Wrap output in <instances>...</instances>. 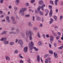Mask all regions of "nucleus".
Here are the masks:
<instances>
[{
  "label": "nucleus",
  "mask_w": 63,
  "mask_h": 63,
  "mask_svg": "<svg viewBox=\"0 0 63 63\" xmlns=\"http://www.w3.org/2000/svg\"><path fill=\"white\" fill-rule=\"evenodd\" d=\"M53 45L55 47H56L57 46V45H56V43H54V44Z\"/></svg>",
  "instance_id": "a18cd8bd"
},
{
  "label": "nucleus",
  "mask_w": 63,
  "mask_h": 63,
  "mask_svg": "<svg viewBox=\"0 0 63 63\" xmlns=\"http://www.w3.org/2000/svg\"><path fill=\"white\" fill-rule=\"evenodd\" d=\"M28 25L30 27H32V24H31V23L30 22H29Z\"/></svg>",
  "instance_id": "6ab92c4d"
},
{
  "label": "nucleus",
  "mask_w": 63,
  "mask_h": 63,
  "mask_svg": "<svg viewBox=\"0 0 63 63\" xmlns=\"http://www.w3.org/2000/svg\"><path fill=\"white\" fill-rule=\"evenodd\" d=\"M50 3L52 5H54V3H53V2L52 0H50Z\"/></svg>",
  "instance_id": "c9c22d12"
},
{
  "label": "nucleus",
  "mask_w": 63,
  "mask_h": 63,
  "mask_svg": "<svg viewBox=\"0 0 63 63\" xmlns=\"http://www.w3.org/2000/svg\"><path fill=\"white\" fill-rule=\"evenodd\" d=\"M37 36L38 38H40L41 36H40V32H37Z\"/></svg>",
  "instance_id": "aec40b11"
},
{
  "label": "nucleus",
  "mask_w": 63,
  "mask_h": 63,
  "mask_svg": "<svg viewBox=\"0 0 63 63\" xmlns=\"http://www.w3.org/2000/svg\"><path fill=\"white\" fill-rule=\"evenodd\" d=\"M43 36L44 39L46 38V36L44 34H43Z\"/></svg>",
  "instance_id": "680f3d73"
},
{
  "label": "nucleus",
  "mask_w": 63,
  "mask_h": 63,
  "mask_svg": "<svg viewBox=\"0 0 63 63\" xmlns=\"http://www.w3.org/2000/svg\"><path fill=\"white\" fill-rule=\"evenodd\" d=\"M18 43L20 44V45H21V46H22V45H23V42L22 39H20L18 41Z\"/></svg>",
  "instance_id": "39448f33"
},
{
  "label": "nucleus",
  "mask_w": 63,
  "mask_h": 63,
  "mask_svg": "<svg viewBox=\"0 0 63 63\" xmlns=\"http://www.w3.org/2000/svg\"><path fill=\"white\" fill-rule=\"evenodd\" d=\"M60 38V36L59 35L57 37H56V39L57 40H58Z\"/></svg>",
  "instance_id": "79ce46f5"
},
{
  "label": "nucleus",
  "mask_w": 63,
  "mask_h": 63,
  "mask_svg": "<svg viewBox=\"0 0 63 63\" xmlns=\"http://www.w3.org/2000/svg\"><path fill=\"white\" fill-rule=\"evenodd\" d=\"M37 20L38 21H40L41 20V17L39 16H37L36 17Z\"/></svg>",
  "instance_id": "ddd939ff"
},
{
  "label": "nucleus",
  "mask_w": 63,
  "mask_h": 63,
  "mask_svg": "<svg viewBox=\"0 0 63 63\" xmlns=\"http://www.w3.org/2000/svg\"><path fill=\"white\" fill-rule=\"evenodd\" d=\"M6 18V20H7L8 22H10V19H9V16H7Z\"/></svg>",
  "instance_id": "9d476101"
},
{
  "label": "nucleus",
  "mask_w": 63,
  "mask_h": 63,
  "mask_svg": "<svg viewBox=\"0 0 63 63\" xmlns=\"http://www.w3.org/2000/svg\"><path fill=\"white\" fill-rule=\"evenodd\" d=\"M54 28L55 29H57L58 28V26H55Z\"/></svg>",
  "instance_id": "864d4df0"
},
{
  "label": "nucleus",
  "mask_w": 63,
  "mask_h": 63,
  "mask_svg": "<svg viewBox=\"0 0 63 63\" xmlns=\"http://www.w3.org/2000/svg\"><path fill=\"white\" fill-rule=\"evenodd\" d=\"M19 2V0H16L15 1V3L16 5H18Z\"/></svg>",
  "instance_id": "9b49d317"
},
{
  "label": "nucleus",
  "mask_w": 63,
  "mask_h": 63,
  "mask_svg": "<svg viewBox=\"0 0 63 63\" xmlns=\"http://www.w3.org/2000/svg\"><path fill=\"white\" fill-rule=\"evenodd\" d=\"M8 32L6 31H3V33L4 34H5V35H6L7 34V33Z\"/></svg>",
  "instance_id": "c85d7f7f"
},
{
  "label": "nucleus",
  "mask_w": 63,
  "mask_h": 63,
  "mask_svg": "<svg viewBox=\"0 0 63 63\" xmlns=\"http://www.w3.org/2000/svg\"><path fill=\"white\" fill-rule=\"evenodd\" d=\"M14 44V42H10V45H13Z\"/></svg>",
  "instance_id": "cd10ccee"
},
{
  "label": "nucleus",
  "mask_w": 63,
  "mask_h": 63,
  "mask_svg": "<svg viewBox=\"0 0 63 63\" xmlns=\"http://www.w3.org/2000/svg\"><path fill=\"white\" fill-rule=\"evenodd\" d=\"M18 41V39H16V41H15L16 43L17 42V41Z\"/></svg>",
  "instance_id": "052dcab7"
},
{
  "label": "nucleus",
  "mask_w": 63,
  "mask_h": 63,
  "mask_svg": "<svg viewBox=\"0 0 63 63\" xmlns=\"http://www.w3.org/2000/svg\"><path fill=\"white\" fill-rule=\"evenodd\" d=\"M50 41L51 42V44H52V42H53V41L54 40V39H50Z\"/></svg>",
  "instance_id": "c756f323"
},
{
  "label": "nucleus",
  "mask_w": 63,
  "mask_h": 63,
  "mask_svg": "<svg viewBox=\"0 0 63 63\" xmlns=\"http://www.w3.org/2000/svg\"><path fill=\"white\" fill-rule=\"evenodd\" d=\"M6 60H8V61H10V58L8 56H6L5 57Z\"/></svg>",
  "instance_id": "dca6fc26"
},
{
  "label": "nucleus",
  "mask_w": 63,
  "mask_h": 63,
  "mask_svg": "<svg viewBox=\"0 0 63 63\" xmlns=\"http://www.w3.org/2000/svg\"><path fill=\"white\" fill-rule=\"evenodd\" d=\"M41 6H39L37 9L38 11L39 12V11H40V9H41Z\"/></svg>",
  "instance_id": "412c9836"
},
{
  "label": "nucleus",
  "mask_w": 63,
  "mask_h": 63,
  "mask_svg": "<svg viewBox=\"0 0 63 63\" xmlns=\"http://www.w3.org/2000/svg\"><path fill=\"white\" fill-rule=\"evenodd\" d=\"M37 59L38 62H40V56L38 55L37 56Z\"/></svg>",
  "instance_id": "6e6552de"
},
{
  "label": "nucleus",
  "mask_w": 63,
  "mask_h": 63,
  "mask_svg": "<svg viewBox=\"0 0 63 63\" xmlns=\"http://www.w3.org/2000/svg\"><path fill=\"white\" fill-rule=\"evenodd\" d=\"M48 7L49 9L50 8V10L49 13V17H51L52 15V6H51L50 5H48Z\"/></svg>",
  "instance_id": "7ed1b4c3"
},
{
  "label": "nucleus",
  "mask_w": 63,
  "mask_h": 63,
  "mask_svg": "<svg viewBox=\"0 0 63 63\" xmlns=\"http://www.w3.org/2000/svg\"><path fill=\"white\" fill-rule=\"evenodd\" d=\"M19 62L20 63H24V62H23V61L21 60H20Z\"/></svg>",
  "instance_id": "13d9d810"
},
{
  "label": "nucleus",
  "mask_w": 63,
  "mask_h": 63,
  "mask_svg": "<svg viewBox=\"0 0 63 63\" xmlns=\"http://www.w3.org/2000/svg\"><path fill=\"white\" fill-rule=\"evenodd\" d=\"M25 40L26 42H28V37H27L26 38Z\"/></svg>",
  "instance_id": "2f4dec72"
},
{
  "label": "nucleus",
  "mask_w": 63,
  "mask_h": 63,
  "mask_svg": "<svg viewBox=\"0 0 63 63\" xmlns=\"http://www.w3.org/2000/svg\"><path fill=\"white\" fill-rule=\"evenodd\" d=\"M42 26H43V24H41L39 26V27H42Z\"/></svg>",
  "instance_id": "338daca9"
},
{
  "label": "nucleus",
  "mask_w": 63,
  "mask_h": 63,
  "mask_svg": "<svg viewBox=\"0 0 63 63\" xmlns=\"http://www.w3.org/2000/svg\"><path fill=\"white\" fill-rule=\"evenodd\" d=\"M33 29L35 31H37L38 29V28L37 27H35L33 28Z\"/></svg>",
  "instance_id": "393cba45"
},
{
  "label": "nucleus",
  "mask_w": 63,
  "mask_h": 63,
  "mask_svg": "<svg viewBox=\"0 0 63 63\" xmlns=\"http://www.w3.org/2000/svg\"><path fill=\"white\" fill-rule=\"evenodd\" d=\"M48 58H47V59H46L45 61V63H48Z\"/></svg>",
  "instance_id": "72a5a7b5"
},
{
  "label": "nucleus",
  "mask_w": 63,
  "mask_h": 63,
  "mask_svg": "<svg viewBox=\"0 0 63 63\" xmlns=\"http://www.w3.org/2000/svg\"><path fill=\"white\" fill-rule=\"evenodd\" d=\"M27 61L29 63H31V62H30V59H28L27 60Z\"/></svg>",
  "instance_id": "e433bc0d"
},
{
  "label": "nucleus",
  "mask_w": 63,
  "mask_h": 63,
  "mask_svg": "<svg viewBox=\"0 0 63 63\" xmlns=\"http://www.w3.org/2000/svg\"><path fill=\"white\" fill-rule=\"evenodd\" d=\"M39 13L41 16H42V15H44V13L42 12H41V11L39 12Z\"/></svg>",
  "instance_id": "a211bd4d"
},
{
  "label": "nucleus",
  "mask_w": 63,
  "mask_h": 63,
  "mask_svg": "<svg viewBox=\"0 0 63 63\" xmlns=\"http://www.w3.org/2000/svg\"><path fill=\"white\" fill-rule=\"evenodd\" d=\"M48 58V62L49 63H51V61H50V58Z\"/></svg>",
  "instance_id": "7c9ffc66"
},
{
  "label": "nucleus",
  "mask_w": 63,
  "mask_h": 63,
  "mask_svg": "<svg viewBox=\"0 0 63 63\" xmlns=\"http://www.w3.org/2000/svg\"><path fill=\"white\" fill-rule=\"evenodd\" d=\"M35 12L36 14H38V12H37V10H35Z\"/></svg>",
  "instance_id": "69168bd1"
},
{
  "label": "nucleus",
  "mask_w": 63,
  "mask_h": 63,
  "mask_svg": "<svg viewBox=\"0 0 63 63\" xmlns=\"http://www.w3.org/2000/svg\"><path fill=\"white\" fill-rule=\"evenodd\" d=\"M32 20L33 21H35V16H33L32 17Z\"/></svg>",
  "instance_id": "37998d69"
},
{
  "label": "nucleus",
  "mask_w": 63,
  "mask_h": 63,
  "mask_svg": "<svg viewBox=\"0 0 63 63\" xmlns=\"http://www.w3.org/2000/svg\"><path fill=\"white\" fill-rule=\"evenodd\" d=\"M53 17L55 19V21H57V16H53Z\"/></svg>",
  "instance_id": "f3484780"
},
{
  "label": "nucleus",
  "mask_w": 63,
  "mask_h": 63,
  "mask_svg": "<svg viewBox=\"0 0 63 63\" xmlns=\"http://www.w3.org/2000/svg\"><path fill=\"white\" fill-rule=\"evenodd\" d=\"M4 0H1L0 1V3H1V4H3V1H4Z\"/></svg>",
  "instance_id": "de8ad7c7"
},
{
  "label": "nucleus",
  "mask_w": 63,
  "mask_h": 63,
  "mask_svg": "<svg viewBox=\"0 0 63 63\" xmlns=\"http://www.w3.org/2000/svg\"><path fill=\"white\" fill-rule=\"evenodd\" d=\"M54 55L55 56V58H57L58 57V56H57V54L56 53L54 52Z\"/></svg>",
  "instance_id": "1a4fd4ad"
},
{
  "label": "nucleus",
  "mask_w": 63,
  "mask_h": 63,
  "mask_svg": "<svg viewBox=\"0 0 63 63\" xmlns=\"http://www.w3.org/2000/svg\"><path fill=\"white\" fill-rule=\"evenodd\" d=\"M63 18V16H60V19H61V20Z\"/></svg>",
  "instance_id": "8fccbe9b"
},
{
  "label": "nucleus",
  "mask_w": 63,
  "mask_h": 63,
  "mask_svg": "<svg viewBox=\"0 0 63 63\" xmlns=\"http://www.w3.org/2000/svg\"><path fill=\"white\" fill-rule=\"evenodd\" d=\"M28 46L30 50H32L33 49V46H34V43H33V42L31 41V43H30Z\"/></svg>",
  "instance_id": "f03ea898"
},
{
  "label": "nucleus",
  "mask_w": 63,
  "mask_h": 63,
  "mask_svg": "<svg viewBox=\"0 0 63 63\" xmlns=\"http://www.w3.org/2000/svg\"><path fill=\"white\" fill-rule=\"evenodd\" d=\"M62 48H63L61 46L60 47H58V49H61Z\"/></svg>",
  "instance_id": "3c124183"
},
{
  "label": "nucleus",
  "mask_w": 63,
  "mask_h": 63,
  "mask_svg": "<svg viewBox=\"0 0 63 63\" xmlns=\"http://www.w3.org/2000/svg\"><path fill=\"white\" fill-rule=\"evenodd\" d=\"M57 34L59 35V36H60L61 35V33L60 32H58Z\"/></svg>",
  "instance_id": "09e8293b"
},
{
  "label": "nucleus",
  "mask_w": 63,
  "mask_h": 63,
  "mask_svg": "<svg viewBox=\"0 0 63 63\" xmlns=\"http://www.w3.org/2000/svg\"><path fill=\"white\" fill-rule=\"evenodd\" d=\"M49 47L50 48H51V44H50V43H49Z\"/></svg>",
  "instance_id": "6e6d98bb"
},
{
  "label": "nucleus",
  "mask_w": 63,
  "mask_h": 63,
  "mask_svg": "<svg viewBox=\"0 0 63 63\" xmlns=\"http://www.w3.org/2000/svg\"><path fill=\"white\" fill-rule=\"evenodd\" d=\"M25 6H29V3H27L25 4Z\"/></svg>",
  "instance_id": "4c0bfd02"
},
{
  "label": "nucleus",
  "mask_w": 63,
  "mask_h": 63,
  "mask_svg": "<svg viewBox=\"0 0 63 63\" xmlns=\"http://www.w3.org/2000/svg\"><path fill=\"white\" fill-rule=\"evenodd\" d=\"M21 15L22 16H24V12H23L22 13Z\"/></svg>",
  "instance_id": "c03bdc74"
},
{
  "label": "nucleus",
  "mask_w": 63,
  "mask_h": 63,
  "mask_svg": "<svg viewBox=\"0 0 63 63\" xmlns=\"http://www.w3.org/2000/svg\"><path fill=\"white\" fill-rule=\"evenodd\" d=\"M45 4H42L41 8H44V7H45Z\"/></svg>",
  "instance_id": "a19ab883"
},
{
  "label": "nucleus",
  "mask_w": 63,
  "mask_h": 63,
  "mask_svg": "<svg viewBox=\"0 0 63 63\" xmlns=\"http://www.w3.org/2000/svg\"><path fill=\"white\" fill-rule=\"evenodd\" d=\"M13 24H16V22L15 21V20H14V21H13Z\"/></svg>",
  "instance_id": "5fc2aeb1"
},
{
  "label": "nucleus",
  "mask_w": 63,
  "mask_h": 63,
  "mask_svg": "<svg viewBox=\"0 0 63 63\" xmlns=\"http://www.w3.org/2000/svg\"><path fill=\"white\" fill-rule=\"evenodd\" d=\"M54 37L52 36H50V39H54Z\"/></svg>",
  "instance_id": "ea45409f"
},
{
  "label": "nucleus",
  "mask_w": 63,
  "mask_h": 63,
  "mask_svg": "<svg viewBox=\"0 0 63 63\" xmlns=\"http://www.w3.org/2000/svg\"><path fill=\"white\" fill-rule=\"evenodd\" d=\"M25 34L27 37H29V36L30 40H32V36L33 35L32 31L30 30H26V31Z\"/></svg>",
  "instance_id": "f257e3e1"
},
{
  "label": "nucleus",
  "mask_w": 63,
  "mask_h": 63,
  "mask_svg": "<svg viewBox=\"0 0 63 63\" xmlns=\"http://www.w3.org/2000/svg\"><path fill=\"white\" fill-rule=\"evenodd\" d=\"M39 46H42L43 44L41 41H39L38 42Z\"/></svg>",
  "instance_id": "5701e85b"
},
{
  "label": "nucleus",
  "mask_w": 63,
  "mask_h": 63,
  "mask_svg": "<svg viewBox=\"0 0 63 63\" xmlns=\"http://www.w3.org/2000/svg\"><path fill=\"white\" fill-rule=\"evenodd\" d=\"M46 36L47 38H48L49 37V35L48 34H47Z\"/></svg>",
  "instance_id": "e2e57ef3"
},
{
  "label": "nucleus",
  "mask_w": 63,
  "mask_h": 63,
  "mask_svg": "<svg viewBox=\"0 0 63 63\" xmlns=\"http://www.w3.org/2000/svg\"><path fill=\"white\" fill-rule=\"evenodd\" d=\"M49 52L50 54H52L53 53V51H52V50H49Z\"/></svg>",
  "instance_id": "b1692460"
},
{
  "label": "nucleus",
  "mask_w": 63,
  "mask_h": 63,
  "mask_svg": "<svg viewBox=\"0 0 63 63\" xmlns=\"http://www.w3.org/2000/svg\"><path fill=\"white\" fill-rule=\"evenodd\" d=\"M6 40H7V39H6V38H3V41L4 42H5V41H6Z\"/></svg>",
  "instance_id": "49530a36"
},
{
  "label": "nucleus",
  "mask_w": 63,
  "mask_h": 63,
  "mask_svg": "<svg viewBox=\"0 0 63 63\" xmlns=\"http://www.w3.org/2000/svg\"><path fill=\"white\" fill-rule=\"evenodd\" d=\"M59 1V0H55V4L56 6H57V2Z\"/></svg>",
  "instance_id": "2eb2a0df"
},
{
  "label": "nucleus",
  "mask_w": 63,
  "mask_h": 63,
  "mask_svg": "<svg viewBox=\"0 0 63 63\" xmlns=\"http://www.w3.org/2000/svg\"><path fill=\"white\" fill-rule=\"evenodd\" d=\"M44 11H45L46 13H48L49 12V10H48L47 9L44 10Z\"/></svg>",
  "instance_id": "f704fd0d"
},
{
  "label": "nucleus",
  "mask_w": 63,
  "mask_h": 63,
  "mask_svg": "<svg viewBox=\"0 0 63 63\" xmlns=\"http://www.w3.org/2000/svg\"><path fill=\"white\" fill-rule=\"evenodd\" d=\"M26 17H29L30 16V15H27L25 16Z\"/></svg>",
  "instance_id": "603ef678"
},
{
  "label": "nucleus",
  "mask_w": 63,
  "mask_h": 63,
  "mask_svg": "<svg viewBox=\"0 0 63 63\" xmlns=\"http://www.w3.org/2000/svg\"><path fill=\"white\" fill-rule=\"evenodd\" d=\"M11 18L12 20H13V21L15 20V18L13 16L11 17Z\"/></svg>",
  "instance_id": "58836bf2"
},
{
  "label": "nucleus",
  "mask_w": 63,
  "mask_h": 63,
  "mask_svg": "<svg viewBox=\"0 0 63 63\" xmlns=\"http://www.w3.org/2000/svg\"><path fill=\"white\" fill-rule=\"evenodd\" d=\"M39 5H42L44 4V1L42 0H40L38 2Z\"/></svg>",
  "instance_id": "0eeeda50"
},
{
  "label": "nucleus",
  "mask_w": 63,
  "mask_h": 63,
  "mask_svg": "<svg viewBox=\"0 0 63 63\" xmlns=\"http://www.w3.org/2000/svg\"><path fill=\"white\" fill-rule=\"evenodd\" d=\"M62 37L61 38V40H63V33L62 34Z\"/></svg>",
  "instance_id": "774afa93"
},
{
  "label": "nucleus",
  "mask_w": 63,
  "mask_h": 63,
  "mask_svg": "<svg viewBox=\"0 0 63 63\" xmlns=\"http://www.w3.org/2000/svg\"><path fill=\"white\" fill-rule=\"evenodd\" d=\"M15 29V28L14 27H12L11 28V30H14Z\"/></svg>",
  "instance_id": "bf43d9fd"
},
{
  "label": "nucleus",
  "mask_w": 63,
  "mask_h": 63,
  "mask_svg": "<svg viewBox=\"0 0 63 63\" xmlns=\"http://www.w3.org/2000/svg\"><path fill=\"white\" fill-rule=\"evenodd\" d=\"M4 45H7V44H8L9 43V42L8 41H4Z\"/></svg>",
  "instance_id": "bb28decb"
},
{
  "label": "nucleus",
  "mask_w": 63,
  "mask_h": 63,
  "mask_svg": "<svg viewBox=\"0 0 63 63\" xmlns=\"http://www.w3.org/2000/svg\"><path fill=\"white\" fill-rule=\"evenodd\" d=\"M21 35H22V36L23 38H25V34H24L23 33H21Z\"/></svg>",
  "instance_id": "4be33fe9"
},
{
  "label": "nucleus",
  "mask_w": 63,
  "mask_h": 63,
  "mask_svg": "<svg viewBox=\"0 0 63 63\" xmlns=\"http://www.w3.org/2000/svg\"><path fill=\"white\" fill-rule=\"evenodd\" d=\"M27 9V8H22L19 11L20 13V14H21L22 13H23V12H25V11Z\"/></svg>",
  "instance_id": "20e7f679"
},
{
  "label": "nucleus",
  "mask_w": 63,
  "mask_h": 63,
  "mask_svg": "<svg viewBox=\"0 0 63 63\" xmlns=\"http://www.w3.org/2000/svg\"><path fill=\"white\" fill-rule=\"evenodd\" d=\"M35 0H32L31 1V2L32 4H33V3H34L35 2Z\"/></svg>",
  "instance_id": "473e14b6"
},
{
  "label": "nucleus",
  "mask_w": 63,
  "mask_h": 63,
  "mask_svg": "<svg viewBox=\"0 0 63 63\" xmlns=\"http://www.w3.org/2000/svg\"><path fill=\"white\" fill-rule=\"evenodd\" d=\"M9 33L10 34H16V32H10Z\"/></svg>",
  "instance_id": "f8f14e48"
},
{
  "label": "nucleus",
  "mask_w": 63,
  "mask_h": 63,
  "mask_svg": "<svg viewBox=\"0 0 63 63\" xmlns=\"http://www.w3.org/2000/svg\"><path fill=\"white\" fill-rule=\"evenodd\" d=\"M28 50V47H25L24 48V51L25 52H27Z\"/></svg>",
  "instance_id": "423d86ee"
},
{
  "label": "nucleus",
  "mask_w": 63,
  "mask_h": 63,
  "mask_svg": "<svg viewBox=\"0 0 63 63\" xmlns=\"http://www.w3.org/2000/svg\"><path fill=\"white\" fill-rule=\"evenodd\" d=\"M48 56V54H46L44 56V58H46V57H47V56Z\"/></svg>",
  "instance_id": "4d7b16f0"
},
{
  "label": "nucleus",
  "mask_w": 63,
  "mask_h": 63,
  "mask_svg": "<svg viewBox=\"0 0 63 63\" xmlns=\"http://www.w3.org/2000/svg\"><path fill=\"white\" fill-rule=\"evenodd\" d=\"M18 50H16L15 51H14V53H15V54H16L17 53H18Z\"/></svg>",
  "instance_id": "a878e982"
},
{
  "label": "nucleus",
  "mask_w": 63,
  "mask_h": 63,
  "mask_svg": "<svg viewBox=\"0 0 63 63\" xmlns=\"http://www.w3.org/2000/svg\"><path fill=\"white\" fill-rule=\"evenodd\" d=\"M50 20H51V21H52V22H53V19H52V18H50Z\"/></svg>",
  "instance_id": "0e129e2a"
},
{
  "label": "nucleus",
  "mask_w": 63,
  "mask_h": 63,
  "mask_svg": "<svg viewBox=\"0 0 63 63\" xmlns=\"http://www.w3.org/2000/svg\"><path fill=\"white\" fill-rule=\"evenodd\" d=\"M16 34H17V33H19V29L17 28L16 29Z\"/></svg>",
  "instance_id": "4468645a"
}]
</instances>
